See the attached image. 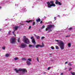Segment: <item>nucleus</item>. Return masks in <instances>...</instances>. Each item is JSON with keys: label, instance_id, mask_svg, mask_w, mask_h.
<instances>
[{"label": "nucleus", "instance_id": "nucleus-3", "mask_svg": "<svg viewBox=\"0 0 75 75\" xmlns=\"http://www.w3.org/2000/svg\"><path fill=\"white\" fill-rule=\"evenodd\" d=\"M54 27L55 26H54V25H48L47 26V27L46 28L45 31H48V32H51V31H52V30H51V28L52 27L54 28Z\"/></svg>", "mask_w": 75, "mask_h": 75}, {"label": "nucleus", "instance_id": "nucleus-18", "mask_svg": "<svg viewBox=\"0 0 75 75\" xmlns=\"http://www.w3.org/2000/svg\"><path fill=\"white\" fill-rule=\"evenodd\" d=\"M9 56L10 54H8V53L6 54V57H8Z\"/></svg>", "mask_w": 75, "mask_h": 75}, {"label": "nucleus", "instance_id": "nucleus-25", "mask_svg": "<svg viewBox=\"0 0 75 75\" xmlns=\"http://www.w3.org/2000/svg\"><path fill=\"white\" fill-rule=\"evenodd\" d=\"M71 75H75V73L74 72H71Z\"/></svg>", "mask_w": 75, "mask_h": 75}, {"label": "nucleus", "instance_id": "nucleus-23", "mask_svg": "<svg viewBox=\"0 0 75 75\" xmlns=\"http://www.w3.org/2000/svg\"><path fill=\"white\" fill-rule=\"evenodd\" d=\"M71 63V62H69L68 64V65H69V66H72V65Z\"/></svg>", "mask_w": 75, "mask_h": 75}, {"label": "nucleus", "instance_id": "nucleus-53", "mask_svg": "<svg viewBox=\"0 0 75 75\" xmlns=\"http://www.w3.org/2000/svg\"><path fill=\"white\" fill-rule=\"evenodd\" d=\"M44 18H45V16Z\"/></svg>", "mask_w": 75, "mask_h": 75}, {"label": "nucleus", "instance_id": "nucleus-48", "mask_svg": "<svg viewBox=\"0 0 75 75\" xmlns=\"http://www.w3.org/2000/svg\"><path fill=\"white\" fill-rule=\"evenodd\" d=\"M1 29H0V31H1Z\"/></svg>", "mask_w": 75, "mask_h": 75}, {"label": "nucleus", "instance_id": "nucleus-38", "mask_svg": "<svg viewBox=\"0 0 75 75\" xmlns=\"http://www.w3.org/2000/svg\"><path fill=\"white\" fill-rule=\"evenodd\" d=\"M48 23H49V24H50V23H52V22H51V21H49L48 22Z\"/></svg>", "mask_w": 75, "mask_h": 75}, {"label": "nucleus", "instance_id": "nucleus-2", "mask_svg": "<svg viewBox=\"0 0 75 75\" xmlns=\"http://www.w3.org/2000/svg\"><path fill=\"white\" fill-rule=\"evenodd\" d=\"M55 40L57 41V42H58V45L60 47L61 49V50H64L65 47L64 42L61 40Z\"/></svg>", "mask_w": 75, "mask_h": 75}, {"label": "nucleus", "instance_id": "nucleus-55", "mask_svg": "<svg viewBox=\"0 0 75 75\" xmlns=\"http://www.w3.org/2000/svg\"><path fill=\"white\" fill-rule=\"evenodd\" d=\"M43 45H44V44H43Z\"/></svg>", "mask_w": 75, "mask_h": 75}, {"label": "nucleus", "instance_id": "nucleus-15", "mask_svg": "<svg viewBox=\"0 0 75 75\" xmlns=\"http://www.w3.org/2000/svg\"><path fill=\"white\" fill-rule=\"evenodd\" d=\"M68 47H71V43H69L68 44Z\"/></svg>", "mask_w": 75, "mask_h": 75}, {"label": "nucleus", "instance_id": "nucleus-19", "mask_svg": "<svg viewBox=\"0 0 75 75\" xmlns=\"http://www.w3.org/2000/svg\"><path fill=\"white\" fill-rule=\"evenodd\" d=\"M32 20H29L28 21H26V23H30V22H32Z\"/></svg>", "mask_w": 75, "mask_h": 75}, {"label": "nucleus", "instance_id": "nucleus-36", "mask_svg": "<svg viewBox=\"0 0 75 75\" xmlns=\"http://www.w3.org/2000/svg\"><path fill=\"white\" fill-rule=\"evenodd\" d=\"M35 22H33V25H35Z\"/></svg>", "mask_w": 75, "mask_h": 75}, {"label": "nucleus", "instance_id": "nucleus-10", "mask_svg": "<svg viewBox=\"0 0 75 75\" xmlns=\"http://www.w3.org/2000/svg\"><path fill=\"white\" fill-rule=\"evenodd\" d=\"M44 46H43V45H37L35 47L36 48H38V47H43Z\"/></svg>", "mask_w": 75, "mask_h": 75}, {"label": "nucleus", "instance_id": "nucleus-13", "mask_svg": "<svg viewBox=\"0 0 75 75\" xmlns=\"http://www.w3.org/2000/svg\"><path fill=\"white\" fill-rule=\"evenodd\" d=\"M40 21H41V19H40V18H38V19L36 20V21L38 23V22H40Z\"/></svg>", "mask_w": 75, "mask_h": 75}, {"label": "nucleus", "instance_id": "nucleus-17", "mask_svg": "<svg viewBox=\"0 0 75 75\" xmlns=\"http://www.w3.org/2000/svg\"><path fill=\"white\" fill-rule=\"evenodd\" d=\"M16 30H14L13 31V32H12V33L13 34V35H14L15 36H16V34H14V32H15V31H16Z\"/></svg>", "mask_w": 75, "mask_h": 75}, {"label": "nucleus", "instance_id": "nucleus-39", "mask_svg": "<svg viewBox=\"0 0 75 75\" xmlns=\"http://www.w3.org/2000/svg\"><path fill=\"white\" fill-rule=\"evenodd\" d=\"M40 24H42V21H41L40 22Z\"/></svg>", "mask_w": 75, "mask_h": 75}, {"label": "nucleus", "instance_id": "nucleus-4", "mask_svg": "<svg viewBox=\"0 0 75 75\" xmlns=\"http://www.w3.org/2000/svg\"><path fill=\"white\" fill-rule=\"evenodd\" d=\"M48 6L47 7L48 8H51V7H55V4H51L50 2H48L47 3Z\"/></svg>", "mask_w": 75, "mask_h": 75}, {"label": "nucleus", "instance_id": "nucleus-12", "mask_svg": "<svg viewBox=\"0 0 75 75\" xmlns=\"http://www.w3.org/2000/svg\"><path fill=\"white\" fill-rule=\"evenodd\" d=\"M26 63L28 65H31V62L28 61H27L26 62Z\"/></svg>", "mask_w": 75, "mask_h": 75}, {"label": "nucleus", "instance_id": "nucleus-40", "mask_svg": "<svg viewBox=\"0 0 75 75\" xmlns=\"http://www.w3.org/2000/svg\"><path fill=\"white\" fill-rule=\"evenodd\" d=\"M2 48H3L4 50H5V47H2Z\"/></svg>", "mask_w": 75, "mask_h": 75}, {"label": "nucleus", "instance_id": "nucleus-52", "mask_svg": "<svg viewBox=\"0 0 75 75\" xmlns=\"http://www.w3.org/2000/svg\"><path fill=\"white\" fill-rule=\"evenodd\" d=\"M46 72H44V74H46Z\"/></svg>", "mask_w": 75, "mask_h": 75}, {"label": "nucleus", "instance_id": "nucleus-21", "mask_svg": "<svg viewBox=\"0 0 75 75\" xmlns=\"http://www.w3.org/2000/svg\"><path fill=\"white\" fill-rule=\"evenodd\" d=\"M50 4H53L54 3V1H51L50 2Z\"/></svg>", "mask_w": 75, "mask_h": 75}, {"label": "nucleus", "instance_id": "nucleus-34", "mask_svg": "<svg viewBox=\"0 0 75 75\" xmlns=\"http://www.w3.org/2000/svg\"><path fill=\"white\" fill-rule=\"evenodd\" d=\"M45 38V37H42L41 38V39H44Z\"/></svg>", "mask_w": 75, "mask_h": 75}, {"label": "nucleus", "instance_id": "nucleus-26", "mask_svg": "<svg viewBox=\"0 0 75 75\" xmlns=\"http://www.w3.org/2000/svg\"><path fill=\"white\" fill-rule=\"evenodd\" d=\"M28 61H29V62L31 61V59L30 58H29L28 59Z\"/></svg>", "mask_w": 75, "mask_h": 75}, {"label": "nucleus", "instance_id": "nucleus-45", "mask_svg": "<svg viewBox=\"0 0 75 75\" xmlns=\"http://www.w3.org/2000/svg\"><path fill=\"white\" fill-rule=\"evenodd\" d=\"M67 69V68H64V70H66V69Z\"/></svg>", "mask_w": 75, "mask_h": 75}, {"label": "nucleus", "instance_id": "nucleus-54", "mask_svg": "<svg viewBox=\"0 0 75 75\" xmlns=\"http://www.w3.org/2000/svg\"><path fill=\"white\" fill-rule=\"evenodd\" d=\"M5 20H6V21L7 20V19H6Z\"/></svg>", "mask_w": 75, "mask_h": 75}, {"label": "nucleus", "instance_id": "nucleus-50", "mask_svg": "<svg viewBox=\"0 0 75 75\" xmlns=\"http://www.w3.org/2000/svg\"><path fill=\"white\" fill-rule=\"evenodd\" d=\"M21 25H24V24H23V23H22V24H21Z\"/></svg>", "mask_w": 75, "mask_h": 75}, {"label": "nucleus", "instance_id": "nucleus-22", "mask_svg": "<svg viewBox=\"0 0 75 75\" xmlns=\"http://www.w3.org/2000/svg\"><path fill=\"white\" fill-rule=\"evenodd\" d=\"M29 47H34V46L33 45H29Z\"/></svg>", "mask_w": 75, "mask_h": 75}, {"label": "nucleus", "instance_id": "nucleus-9", "mask_svg": "<svg viewBox=\"0 0 75 75\" xmlns=\"http://www.w3.org/2000/svg\"><path fill=\"white\" fill-rule=\"evenodd\" d=\"M55 3L56 4H59V6H61L62 4V3H61L60 2L58 1V0H56Z\"/></svg>", "mask_w": 75, "mask_h": 75}, {"label": "nucleus", "instance_id": "nucleus-29", "mask_svg": "<svg viewBox=\"0 0 75 75\" xmlns=\"http://www.w3.org/2000/svg\"><path fill=\"white\" fill-rule=\"evenodd\" d=\"M45 28V26L43 25L41 28L42 29H43V28Z\"/></svg>", "mask_w": 75, "mask_h": 75}, {"label": "nucleus", "instance_id": "nucleus-47", "mask_svg": "<svg viewBox=\"0 0 75 75\" xmlns=\"http://www.w3.org/2000/svg\"><path fill=\"white\" fill-rule=\"evenodd\" d=\"M50 54V55H52V54Z\"/></svg>", "mask_w": 75, "mask_h": 75}, {"label": "nucleus", "instance_id": "nucleus-5", "mask_svg": "<svg viewBox=\"0 0 75 75\" xmlns=\"http://www.w3.org/2000/svg\"><path fill=\"white\" fill-rule=\"evenodd\" d=\"M23 41L26 44H28L30 42V40H29V39L27 38H23Z\"/></svg>", "mask_w": 75, "mask_h": 75}, {"label": "nucleus", "instance_id": "nucleus-24", "mask_svg": "<svg viewBox=\"0 0 75 75\" xmlns=\"http://www.w3.org/2000/svg\"><path fill=\"white\" fill-rule=\"evenodd\" d=\"M55 47H56V49L57 50H59V47H58V46H56Z\"/></svg>", "mask_w": 75, "mask_h": 75}, {"label": "nucleus", "instance_id": "nucleus-41", "mask_svg": "<svg viewBox=\"0 0 75 75\" xmlns=\"http://www.w3.org/2000/svg\"><path fill=\"white\" fill-rule=\"evenodd\" d=\"M64 75V73H61L60 75Z\"/></svg>", "mask_w": 75, "mask_h": 75}, {"label": "nucleus", "instance_id": "nucleus-27", "mask_svg": "<svg viewBox=\"0 0 75 75\" xmlns=\"http://www.w3.org/2000/svg\"><path fill=\"white\" fill-rule=\"evenodd\" d=\"M11 32V31L9 30L8 32V35H10L11 34H10V33Z\"/></svg>", "mask_w": 75, "mask_h": 75}, {"label": "nucleus", "instance_id": "nucleus-42", "mask_svg": "<svg viewBox=\"0 0 75 75\" xmlns=\"http://www.w3.org/2000/svg\"><path fill=\"white\" fill-rule=\"evenodd\" d=\"M23 38H26V36H24Z\"/></svg>", "mask_w": 75, "mask_h": 75}, {"label": "nucleus", "instance_id": "nucleus-16", "mask_svg": "<svg viewBox=\"0 0 75 75\" xmlns=\"http://www.w3.org/2000/svg\"><path fill=\"white\" fill-rule=\"evenodd\" d=\"M14 28L15 30H17L18 28V26H15Z\"/></svg>", "mask_w": 75, "mask_h": 75}, {"label": "nucleus", "instance_id": "nucleus-8", "mask_svg": "<svg viewBox=\"0 0 75 75\" xmlns=\"http://www.w3.org/2000/svg\"><path fill=\"white\" fill-rule=\"evenodd\" d=\"M30 39L32 40V41L33 44H36V42H35V39H34L33 37H31L30 38Z\"/></svg>", "mask_w": 75, "mask_h": 75}, {"label": "nucleus", "instance_id": "nucleus-7", "mask_svg": "<svg viewBox=\"0 0 75 75\" xmlns=\"http://www.w3.org/2000/svg\"><path fill=\"white\" fill-rule=\"evenodd\" d=\"M27 47V45L25 44L24 43H22L21 44V45L19 46L20 48H24L25 47Z\"/></svg>", "mask_w": 75, "mask_h": 75}, {"label": "nucleus", "instance_id": "nucleus-46", "mask_svg": "<svg viewBox=\"0 0 75 75\" xmlns=\"http://www.w3.org/2000/svg\"><path fill=\"white\" fill-rule=\"evenodd\" d=\"M54 19L55 20H56V18L55 17H54Z\"/></svg>", "mask_w": 75, "mask_h": 75}, {"label": "nucleus", "instance_id": "nucleus-33", "mask_svg": "<svg viewBox=\"0 0 75 75\" xmlns=\"http://www.w3.org/2000/svg\"><path fill=\"white\" fill-rule=\"evenodd\" d=\"M31 26H30L29 27L28 29L29 30H30V29H31Z\"/></svg>", "mask_w": 75, "mask_h": 75}, {"label": "nucleus", "instance_id": "nucleus-11", "mask_svg": "<svg viewBox=\"0 0 75 75\" xmlns=\"http://www.w3.org/2000/svg\"><path fill=\"white\" fill-rule=\"evenodd\" d=\"M34 35L35 37L38 40L40 39V37L39 36H37L35 35V34H34Z\"/></svg>", "mask_w": 75, "mask_h": 75}, {"label": "nucleus", "instance_id": "nucleus-51", "mask_svg": "<svg viewBox=\"0 0 75 75\" xmlns=\"http://www.w3.org/2000/svg\"><path fill=\"white\" fill-rule=\"evenodd\" d=\"M0 8H1V6H0Z\"/></svg>", "mask_w": 75, "mask_h": 75}, {"label": "nucleus", "instance_id": "nucleus-44", "mask_svg": "<svg viewBox=\"0 0 75 75\" xmlns=\"http://www.w3.org/2000/svg\"><path fill=\"white\" fill-rule=\"evenodd\" d=\"M68 62H66L65 63V64H68Z\"/></svg>", "mask_w": 75, "mask_h": 75}, {"label": "nucleus", "instance_id": "nucleus-31", "mask_svg": "<svg viewBox=\"0 0 75 75\" xmlns=\"http://www.w3.org/2000/svg\"><path fill=\"white\" fill-rule=\"evenodd\" d=\"M51 48L52 50H54V47L52 46L51 47Z\"/></svg>", "mask_w": 75, "mask_h": 75}, {"label": "nucleus", "instance_id": "nucleus-37", "mask_svg": "<svg viewBox=\"0 0 75 75\" xmlns=\"http://www.w3.org/2000/svg\"><path fill=\"white\" fill-rule=\"evenodd\" d=\"M70 36H71L70 35L66 36V38H67V37H70Z\"/></svg>", "mask_w": 75, "mask_h": 75}, {"label": "nucleus", "instance_id": "nucleus-20", "mask_svg": "<svg viewBox=\"0 0 75 75\" xmlns=\"http://www.w3.org/2000/svg\"><path fill=\"white\" fill-rule=\"evenodd\" d=\"M18 59H19L17 57H16L14 58V60H15V61H16V60H18Z\"/></svg>", "mask_w": 75, "mask_h": 75}, {"label": "nucleus", "instance_id": "nucleus-35", "mask_svg": "<svg viewBox=\"0 0 75 75\" xmlns=\"http://www.w3.org/2000/svg\"><path fill=\"white\" fill-rule=\"evenodd\" d=\"M69 71H71V69H72V68H69Z\"/></svg>", "mask_w": 75, "mask_h": 75}, {"label": "nucleus", "instance_id": "nucleus-43", "mask_svg": "<svg viewBox=\"0 0 75 75\" xmlns=\"http://www.w3.org/2000/svg\"><path fill=\"white\" fill-rule=\"evenodd\" d=\"M37 60L38 62H40V61H39V60H38V58H37Z\"/></svg>", "mask_w": 75, "mask_h": 75}, {"label": "nucleus", "instance_id": "nucleus-32", "mask_svg": "<svg viewBox=\"0 0 75 75\" xmlns=\"http://www.w3.org/2000/svg\"><path fill=\"white\" fill-rule=\"evenodd\" d=\"M50 69H51V67H49L48 68L47 70H50Z\"/></svg>", "mask_w": 75, "mask_h": 75}, {"label": "nucleus", "instance_id": "nucleus-6", "mask_svg": "<svg viewBox=\"0 0 75 75\" xmlns=\"http://www.w3.org/2000/svg\"><path fill=\"white\" fill-rule=\"evenodd\" d=\"M16 38L14 37L12 38H11V40H10L11 43V44H14L16 42Z\"/></svg>", "mask_w": 75, "mask_h": 75}, {"label": "nucleus", "instance_id": "nucleus-49", "mask_svg": "<svg viewBox=\"0 0 75 75\" xmlns=\"http://www.w3.org/2000/svg\"><path fill=\"white\" fill-rule=\"evenodd\" d=\"M57 17H60L59 15H58V16H57Z\"/></svg>", "mask_w": 75, "mask_h": 75}, {"label": "nucleus", "instance_id": "nucleus-30", "mask_svg": "<svg viewBox=\"0 0 75 75\" xmlns=\"http://www.w3.org/2000/svg\"><path fill=\"white\" fill-rule=\"evenodd\" d=\"M72 28L71 27L69 28V30H72Z\"/></svg>", "mask_w": 75, "mask_h": 75}, {"label": "nucleus", "instance_id": "nucleus-14", "mask_svg": "<svg viewBox=\"0 0 75 75\" xmlns=\"http://www.w3.org/2000/svg\"><path fill=\"white\" fill-rule=\"evenodd\" d=\"M21 59L22 61H27V59L24 58H22Z\"/></svg>", "mask_w": 75, "mask_h": 75}, {"label": "nucleus", "instance_id": "nucleus-28", "mask_svg": "<svg viewBox=\"0 0 75 75\" xmlns=\"http://www.w3.org/2000/svg\"><path fill=\"white\" fill-rule=\"evenodd\" d=\"M18 41L19 42H20V38H18Z\"/></svg>", "mask_w": 75, "mask_h": 75}, {"label": "nucleus", "instance_id": "nucleus-1", "mask_svg": "<svg viewBox=\"0 0 75 75\" xmlns=\"http://www.w3.org/2000/svg\"><path fill=\"white\" fill-rule=\"evenodd\" d=\"M15 71H16V73H19L20 75H23L24 74L25 72H27V71L24 69H19L18 70H17V69H15Z\"/></svg>", "mask_w": 75, "mask_h": 75}]
</instances>
